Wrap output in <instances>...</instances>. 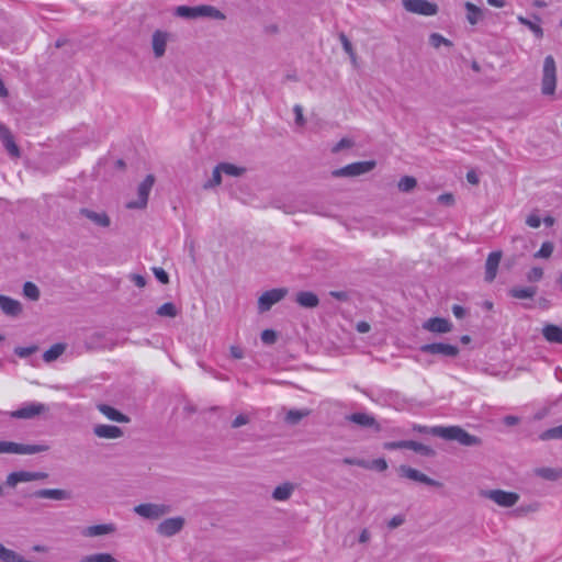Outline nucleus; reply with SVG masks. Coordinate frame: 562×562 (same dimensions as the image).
Listing matches in <instances>:
<instances>
[{
	"mask_svg": "<svg viewBox=\"0 0 562 562\" xmlns=\"http://www.w3.org/2000/svg\"><path fill=\"white\" fill-rule=\"evenodd\" d=\"M430 431L432 436L446 440L458 441L460 445L464 447H475L482 443L480 437L469 434L460 426H434Z\"/></svg>",
	"mask_w": 562,
	"mask_h": 562,
	"instance_id": "obj_1",
	"label": "nucleus"
},
{
	"mask_svg": "<svg viewBox=\"0 0 562 562\" xmlns=\"http://www.w3.org/2000/svg\"><path fill=\"white\" fill-rule=\"evenodd\" d=\"M175 14L183 19L210 18L213 20H225L226 15L213 5L202 4L198 7L179 5Z\"/></svg>",
	"mask_w": 562,
	"mask_h": 562,
	"instance_id": "obj_2",
	"label": "nucleus"
},
{
	"mask_svg": "<svg viewBox=\"0 0 562 562\" xmlns=\"http://www.w3.org/2000/svg\"><path fill=\"white\" fill-rule=\"evenodd\" d=\"M557 87V65L551 55H548L543 61L541 92L543 95H553Z\"/></svg>",
	"mask_w": 562,
	"mask_h": 562,
	"instance_id": "obj_3",
	"label": "nucleus"
},
{
	"mask_svg": "<svg viewBox=\"0 0 562 562\" xmlns=\"http://www.w3.org/2000/svg\"><path fill=\"white\" fill-rule=\"evenodd\" d=\"M480 495L504 508L514 507L520 498L518 493L504 490H484Z\"/></svg>",
	"mask_w": 562,
	"mask_h": 562,
	"instance_id": "obj_4",
	"label": "nucleus"
},
{
	"mask_svg": "<svg viewBox=\"0 0 562 562\" xmlns=\"http://www.w3.org/2000/svg\"><path fill=\"white\" fill-rule=\"evenodd\" d=\"M49 449V446L45 443L37 445H24L12 441H0V454L1 453H15V454H35L45 452Z\"/></svg>",
	"mask_w": 562,
	"mask_h": 562,
	"instance_id": "obj_5",
	"label": "nucleus"
},
{
	"mask_svg": "<svg viewBox=\"0 0 562 562\" xmlns=\"http://www.w3.org/2000/svg\"><path fill=\"white\" fill-rule=\"evenodd\" d=\"M171 512L166 504L144 503L134 507V513L149 520H157Z\"/></svg>",
	"mask_w": 562,
	"mask_h": 562,
	"instance_id": "obj_6",
	"label": "nucleus"
},
{
	"mask_svg": "<svg viewBox=\"0 0 562 562\" xmlns=\"http://www.w3.org/2000/svg\"><path fill=\"white\" fill-rule=\"evenodd\" d=\"M375 167V161L368 160V161H357L349 164L342 168L335 169L331 175L335 178H342V177H357L364 173L370 172Z\"/></svg>",
	"mask_w": 562,
	"mask_h": 562,
	"instance_id": "obj_7",
	"label": "nucleus"
},
{
	"mask_svg": "<svg viewBox=\"0 0 562 562\" xmlns=\"http://www.w3.org/2000/svg\"><path fill=\"white\" fill-rule=\"evenodd\" d=\"M155 177L147 175L146 178L139 183L137 188L136 201H131L126 204L127 209H144L147 205L149 193L154 187Z\"/></svg>",
	"mask_w": 562,
	"mask_h": 562,
	"instance_id": "obj_8",
	"label": "nucleus"
},
{
	"mask_svg": "<svg viewBox=\"0 0 562 562\" xmlns=\"http://www.w3.org/2000/svg\"><path fill=\"white\" fill-rule=\"evenodd\" d=\"M186 525V519L181 516L171 517L162 520L157 526V533L162 537H173L175 535L179 533Z\"/></svg>",
	"mask_w": 562,
	"mask_h": 562,
	"instance_id": "obj_9",
	"label": "nucleus"
},
{
	"mask_svg": "<svg viewBox=\"0 0 562 562\" xmlns=\"http://www.w3.org/2000/svg\"><path fill=\"white\" fill-rule=\"evenodd\" d=\"M403 5L408 12L426 16L435 15L438 12L437 4L427 0H404Z\"/></svg>",
	"mask_w": 562,
	"mask_h": 562,
	"instance_id": "obj_10",
	"label": "nucleus"
},
{
	"mask_svg": "<svg viewBox=\"0 0 562 562\" xmlns=\"http://www.w3.org/2000/svg\"><path fill=\"white\" fill-rule=\"evenodd\" d=\"M286 289H272L262 293L258 300V308L261 313L269 311L272 305L280 302L285 295Z\"/></svg>",
	"mask_w": 562,
	"mask_h": 562,
	"instance_id": "obj_11",
	"label": "nucleus"
},
{
	"mask_svg": "<svg viewBox=\"0 0 562 562\" xmlns=\"http://www.w3.org/2000/svg\"><path fill=\"white\" fill-rule=\"evenodd\" d=\"M47 407L42 403L31 402L23 405L21 408L10 413L12 418L16 419H31L42 413H45Z\"/></svg>",
	"mask_w": 562,
	"mask_h": 562,
	"instance_id": "obj_12",
	"label": "nucleus"
},
{
	"mask_svg": "<svg viewBox=\"0 0 562 562\" xmlns=\"http://www.w3.org/2000/svg\"><path fill=\"white\" fill-rule=\"evenodd\" d=\"M419 350L424 353L429 355H441L445 357L454 358L459 355V348L454 345L445 344V342H434L423 345Z\"/></svg>",
	"mask_w": 562,
	"mask_h": 562,
	"instance_id": "obj_13",
	"label": "nucleus"
},
{
	"mask_svg": "<svg viewBox=\"0 0 562 562\" xmlns=\"http://www.w3.org/2000/svg\"><path fill=\"white\" fill-rule=\"evenodd\" d=\"M398 471H400L401 475L406 479H409V480H413V481H416V482H419V483H423V484H426L429 486H435V487L442 486V484L439 481H436V480L427 476L426 474L422 473L420 471L413 469L411 467L401 465Z\"/></svg>",
	"mask_w": 562,
	"mask_h": 562,
	"instance_id": "obj_14",
	"label": "nucleus"
},
{
	"mask_svg": "<svg viewBox=\"0 0 562 562\" xmlns=\"http://www.w3.org/2000/svg\"><path fill=\"white\" fill-rule=\"evenodd\" d=\"M31 497L47 498L53 501H68L72 497L71 492L60 488H42L33 492Z\"/></svg>",
	"mask_w": 562,
	"mask_h": 562,
	"instance_id": "obj_15",
	"label": "nucleus"
},
{
	"mask_svg": "<svg viewBox=\"0 0 562 562\" xmlns=\"http://www.w3.org/2000/svg\"><path fill=\"white\" fill-rule=\"evenodd\" d=\"M79 215L88 218L98 227H109L111 225V218L105 212H95L93 210L81 207Z\"/></svg>",
	"mask_w": 562,
	"mask_h": 562,
	"instance_id": "obj_16",
	"label": "nucleus"
},
{
	"mask_svg": "<svg viewBox=\"0 0 562 562\" xmlns=\"http://www.w3.org/2000/svg\"><path fill=\"white\" fill-rule=\"evenodd\" d=\"M169 36L168 32L161 30H156L153 33L151 46L156 58H160L165 55Z\"/></svg>",
	"mask_w": 562,
	"mask_h": 562,
	"instance_id": "obj_17",
	"label": "nucleus"
},
{
	"mask_svg": "<svg viewBox=\"0 0 562 562\" xmlns=\"http://www.w3.org/2000/svg\"><path fill=\"white\" fill-rule=\"evenodd\" d=\"M0 140L2 142L3 147L10 154L11 157L18 158L20 157L19 146L15 144L13 135L10 130L0 123Z\"/></svg>",
	"mask_w": 562,
	"mask_h": 562,
	"instance_id": "obj_18",
	"label": "nucleus"
},
{
	"mask_svg": "<svg viewBox=\"0 0 562 562\" xmlns=\"http://www.w3.org/2000/svg\"><path fill=\"white\" fill-rule=\"evenodd\" d=\"M502 251H493L487 256L485 263V281L492 282L497 274Z\"/></svg>",
	"mask_w": 562,
	"mask_h": 562,
	"instance_id": "obj_19",
	"label": "nucleus"
},
{
	"mask_svg": "<svg viewBox=\"0 0 562 562\" xmlns=\"http://www.w3.org/2000/svg\"><path fill=\"white\" fill-rule=\"evenodd\" d=\"M423 327H424V329L431 331V333L445 334V333H449L451 330L452 325L446 318L432 317V318L427 319L424 323Z\"/></svg>",
	"mask_w": 562,
	"mask_h": 562,
	"instance_id": "obj_20",
	"label": "nucleus"
},
{
	"mask_svg": "<svg viewBox=\"0 0 562 562\" xmlns=\"http://www.w3.org/2000/svg\"><path fill=\"white\" fill-rule=\"evenodd\" d=\"M93 434L99 438L116 439L123 436V430L117 426L99 424L93 427Z\"/></svg>",
	"mask_w": 562,
	"mask_h": 562,
	"instance_id": "obj_21",
	"label": "nucleus"
},
{
	"mask_svg": "<svg viewBox=\"0 0 562 562\" xmlns=\"http://www.w3.org/2000/svg\"><path fill=\"white\" fill-rule=\"evenodd\" d=\"M116 527L114 524H102L86 527L81 530L83 537L93 538L115 532Z\"/></svg>",
	"mask_w": 562,
	"mask_h": 562,
	"instance_id": "obj_22",
	"label": "nucleus"
},
{
	"mask_svg": "<svg viewBox=\"0 0 562 562\" xmlns=\"http://www.w3.org/2000/svg\"><path fill=\"white\" fill-rule=\"evenodd\" d=\"M0 308L9 316H18L22 312V305L19 301L0 294Z\"/></svg>",
	"mask_w": 562,
	"mask_h": 562,
	"instance_id": "obj_23",
	"label": "nucleus"
},
{
	"mask_svg": "<svg viewBox=\"0 0 562 562\" xmlns=\"http://www.w3.org/2000/svg\"><path fill=\"white\" fill-rule=\"evenodd\" d=\"M346 418L361 427H375L376 430L380 429L375 418L367 413H353L348 415Z\"/></svg>",
	"mask_w": 562,
	"mask_h": 562,
	"instance_id": "obj_24",
	"label": "nucleus"
},
{
	"mask_svg": "<svg viewBox=\"0 0 562 562\" xmlns=\"http://www.w3.org/2000/svg\"><path fill=\"white\" fill-rule=\"evenodd\" d=\"M294 491L295 484L291 482H284L273 490L272 498L278 502H285L291 498Z\"/></svg>",
	"mask_w": 562,
	"mask_h": 562,
	"instance_id": "obj_25",
	"label": "nucleus"
},
{
	"mask_svg": "<svg viewBox=\"0 0 562 562\" xmlns=\"http://www.w3.org/2000/svg\"><path fill=\"white\" fill-rule=\"evenodd\" d=\"M98 409L111 420H114L117 423H128L130 422L128 416L122 414L121 412H119L117 409H115L114 407H112L110 405L99 404Z\"/></svg>",
	"mask_w": 562,
	"mask_h": 562,
	"instance_id": "obj_26",
	"label": "nucleus"
},
{
	"mask_svg": "<svg viewBox=\"0 0 562 562\" xmlns=\"http://www.w3.org/2000/svg\"><path fill=\"white\" fill-rule=\"evenodd\" d=\"M542 335L549 342L562 345V327L549 324L542 328Z\"/></svg>",
	"mask_w": 562,
	"mask_h": 562,
	"instance_id": "obj_27",
	"label": "nucleus"
},
{
	"mask_svg": "<svg viewBox=\"0 0 562 562\" xmlns=\"http://www.w3.org/2000/svg\"><path fill=\"white\" fill-rule=\"evenodd\" d=\"M296 303L303 307L313 308L319 304L317 295L310 291H302L296 294Z\"/></svg>",
	"mask_w": 562,
	"mask_h": 562,
	"instance_id": "obj_28",
	"label": "nucleus"
},
{
	"mask_svg": "<svg viewBox=\"0 0 562 562\" xmlns=\"http://www.w3.org/2000/svg\"><path fill=\"white\" fill-rule=\"evenodd\" d=\"M537 286H513L509 289V296L518 300L532 299L537 294Z\"/></svg>",
	"mask_w": 562,
	"mask_h": 562,
	"instance_id": "obj_29",
	"label": "nucleus"
},
{
	"mask_svg": "<svg viewBox=\"0 0 562 562\" xmlns=\"http://www.w3.org/2000/svg\"><path fill=\"white\" fill-rule=\"evenodd\" d=\"M311 414V409L308 408H302V409H289L285 414L284 422L288 425L295 426L297 425L303 418L307 417Z\"/></svg>",
	"mask_w": 562,
	"mask_h": 562,
	"instance_id": "obj_30",
	"label": "nucleus"
},
{
	"mask_svg": "<svg viewBox=\"0 0 562 562\" xmlns=\"http://www.w3.org/2000/svg\"><path fill=\"white\" fill-rule=\"evenodd\" d=\"M32 472L30 471H16L12 472L7 476V485L14 487L19 483L33 481Z\"/></svg>",
	"mask_w": 562,
	"mask_h": 562,
	"instance_id": "obj_31",
	"label": "nucleus"
},
{
	"mask_svg": "<svg viewBox=\"0 0 562 562\" xmlns=\"http://www.w3.org/2000/svg\"><path fill=\"white\" fill-rule=\"evenodd\" d=\"M535 474L547 481H558L562 477V470L557 468H537Z\"/></svg>",
	"mask_w": 562,
	"mask_h": 562,
	"instance_id": "obj_32",
	"label": "nucleus"
},
{
	"mask_svg": "<svg viewBox=\"0 0 562 562\" xmlns=\"http://www.w3.org/2000/svg\"><path fill=\"white\" fill-rule=\"evenodd\" d=\"M468 14L467 20L471 25H475L479 23V21L482 19L483 12L481 8L476 7L472 2H465L464 4Z\"/></svg>",
	"mask_w": 562,
	"mask_h": 562,
	"instance_id": "obj_33",
	"label": "nucleus"
},
{
	"mask_svg": "<svg viewBox=\"0 0 562 562\" xmlns=\"http://www.w3.org/2000/svg\"><path fill=\"white\" fill-rule=\"evenodd\" d=\"M539 508H540V504L538 502H533L530 504H525V505L518 506L517 508H515L512 512V515L514 517L520 518V517L527 516L528 514L538 512Z\"/></svg>",
	"mask_w": 562,
	"mask_h": 562,
	"instance_id": "obj_34",
	"label": "nucleus"
},
{
	"mask_svg": "<svg viewBox=\"0 0 562 562\" xmlns=\"http://www.w3.org/2000/svg\"><path fill=\"white\" fill-rule=\"evenodd\" d=\"M66 347L64 344H55L53 345L48 350H46L43 355V359L45 362H53L55 361L58 357H60L64 351H65Z\"/></svg>",
	"mask_w": 562,
	"mask_h": 562,
	"instance_id": "obj_35",
	"label": "nucleus"
},
{
	"mask_svg": "<svg viewBox=\"0 0 562 562\" xmlns=\"http://www.w3.org/2000/svg\"><path fill=\"white\" fill-rule=\"evenodd\" d=\"M406 449H411L417 453H420L426 457H431L435 454V450L430 448L429 446H426L424 443L414 441V440H407V447Z\"/></svg>",
	"mask_w": 562,
	"mask_h": 562,
	"instance_id": "obj_36",
	"label": "nucleus"
},
{
	"mask_svg": "<svg viewBox=\"0 0 562 562\" xmlns=\"http://www.w3.org/2000/svg\"><path fill=\"white\" fill-rule=\"evenodd\" d=\"M80 562H120L110 553H94L81 558Z\"/></svg>",
	"mask_w": 562,
	"mask_h": 562,
	"instance_id": "obj_37",
	"label": "nucleus"
},
{
	"mask_svg": "<svg viewBox=\"0 0 562 562\" xmlns=\"http://www.w3.org/2000/svg\"><path fill=\"white\" fill-rule=\"evenodd\" d=\"M220 169H222L223 173L232 177H240L245 173L246 169L243 167H237L229 162H221Z\"/></svg>",
	"mask_w": 562,
	"mask_h": 562,
	"instance_id": "obj_38",
	"label": "nucleus"
},
{
	"mask_svg": "<svg viewBox=\"0 0 562 562\" xmlns=\"http://www.w3.org/2000/svg\"><path fill=\"white\" fill-rule=\"evenodd\" d=\"M21 555L15 551L7 549L2 543H0V561L1 562H20Z\"/></svg>",
	"mask_w": 562,
	"mask_h": 562,
	"instance_id": "obj_39",
	"label": "nucleus"
},
{
	"mask_svg": "<svg viewBox=\"0 0 562 562\" xmlns=\"http://www.w3.org/2000/svg\"><path fill=\"white\" fill-rule=\"evenodd\" d=\"M156 313H157V315H159L161 317L173 318L178 315V310L173 303L167 302V303L162 304L160 307H158Z\"/></svg>",
	"mask_w": 562,
	"mask_h": 562,
	"instance_id": "obj_40",
	"label": "nucleus"
},
{
	"mask_svg": "<svg viewBox=\"0 0 562 562\" xmlns=\"http://www.w3.org/2000/svg\"><path fill=\"white\" fill-rule=\"evenodd\" d=\"M518 22L520 24L527 26L535 34V36L537 38H541L543 36V30L539 24L533 23L530 20H528L527 18L521 16V15L518 16Z\"/></svg>",
	"mask_w": 562,
	"mask_h": 562,
	"instance_id": "obj_41",
	"label": "nucleus"
},
{
	"mask_svg": "<svg viewBox=\"0 0 562 562\" xmlns=\"http://www.w3.org/2000/svg\"><path fill=\"white\" fill-rule=\"evenodd\" d=\"M539 438L543 441L562 439V425L549 428L540 434Z\"/></svg>",
	"mask_w": 562,
	"mask_h": 562,
	"instance_id": "obj_42",
	"label": "nucleus"
},
{
	"mask_svg": "<svg viewBox=\"0 0 562 562\" xmlns=\"http://www.w3.org/2000/svg\"><path fill=\"white\" fill-rule=\"evenodd\" d=\"M429 44L435 48H439L441 45H445L447 47H452L453 45L450 40L443 37L439 33H431L429 35Z\"/></svg>",
	"mask_w": 562,
	"mask_h": 562,
	"instance_id": "obj_43",
	"label": "nucleus"
},
{
	"mask_svg": "<svg viewBox=\"0 0 562 562\" xmlns=\"http://www.w3.org/2000/svg\"><path fill=\"white\" fill-rule=\"evenodd\" d=\"M23 294L33 301H37L40 299V290L37 285L30 281L24 283Z\"/></svg>",
	"mask_w": 562,
	"mask_h": 562,
	"instance_id": "obj_44",
	"label": "nucleus"
},
{
	"mask_svg": "<svg viewBox=\"0 0 562 562\" xmlns=\"http://www.w3.org/2000/svg\"><path fill=\"white\" fill-rule=\"evenodd\" d=\"M417 186V181L414 177L404 176L398 181V190L402 192H409Z\"/></svg>",
	"mask_w": 562,
	"mask_h": 562,
	"instance_id": "obj_45",
	"label": "nucleus"
},
{
	"mask_svg": "<svg viewBox=\"0 0 562 562\" xmlns=\"http://www.w3.org/2000/svg\"><path fill=\"white\" fill-rule=\"evenodd\" d=\"M222 169H220V164L214 168L212 179L204 183V189H210L216 186H220L222 182Z\"/></svg>",
	"mask_w": 562,
	"mask_h": 562,
	"instance_id": "obj_46",
	"label": "nucleus"
},
{
	"mask_svg": "<svg viewBox=\"0 0 562 562\" xmlns=\"http://www.w3.org/2000/svg\"><path fill=\"white\" fill-rule=\"evenodd\" d=\"M339 41L342 45L344 50L350 56L351 60L355 63L356 54H355L351 42L349 41V38L346 36L345 33L339 34Z\"/></svg>",
	"mask_w": 562,
	"mask_h": 562,
	"instance_id": "obj_47",
	"label": "nucleus"
},
{
	"mask_svg": "<svg viewBox=\"0 0 562 562\" xmlns=\"http://www.w3.org/2000/svg\"><path fill=\"white\" fill-rule=\"evenodd\" d=\"M554 246L551 241H544L540 249L535 254V258H549L553 252Z\"/></svg>",
	"mask_w": 562,
	"mask_h": 562,
	"instance_id": "obj_48",
	"label": "nucleus"
},
{
	"mask_svg": "<svg viewBox=\"0 0 562 562\" xmlns=\"http://www.w3.org/2000/svg\"><path fill=\"white\" fill-rule=\"evenodd\" d=\"M543 278V269L540 267L531 268L527 274L526 279L528 282H538Z\"/></svg>",
	"mask_w": 562,
	"mask_h": 562,
	"instance_id": "obj_49",
	"label": "nucleus"
},
{
	"mask_svg": "<svg viewBox=\"0 0 562 562\" xmlns=\"http://www.w3.org/2000/svg\"><path fill=\"white\" fill-rule=\"evenodd\" d=\"M38 350L37 346H29V347H16L14 349V353L20 358H27L31 355L35 353Z\"/></svg>",
	"mask_w": 562,
	"mask_h": 562,
	"instance_id": "obj_50",
	"label": "nucleus"
},
{
	"mask_svg": "<svg viewBox=\"0 0 562 562\" xmlns=\"http://www.w3.org/2000/svg\"><path fill=\"white\" fill-rule=\"evenodd\" d=\"M261 341L266 345H272L277 341V333L273 329H265L260 335Z\"/></svg>",
	"mask_w": 562,
	"mask_h": 562,
	"instance_id": "obj_51",
	"label": "nucleus"
},
{
	"mask_svg": "<svg viewBox=\"0 0 562 562\" xmlns=\"http://www.w3.org/2000/svg\"><path fill=\"white\" fill-rule=\"evenodd\" d=\"M153 273L155 274L156 279L162 283V284H168L169 283V276L168 273L160 267H154L153 269Z\"/></svg>",
	"mask_w": 562,
	"mask_h": 562,
	"instance_id": "obj_52",
	"label": "nucleus"
},
{
	"mask_svg": "<svg viewBox=\"0 0 562 562\" xmlns=\"http://www.w3.org/2000/svg\"><path fill=\"white\" fill-rule=\"evenodd\" d=\"M368 469H373L379 472H383L387 469V463L383 458H379V459H375V460L369 462Z\"/></svg>",
	"mask_w": 562,
	"mask_h": 562,
	"instance_id": "obj_53",
	"label": "nucleus"
},
{
	"mask_svg": "<svg viewBox=\"0 0 562 562\" xmlns=\"http://www.w3.org/2000/svg\"><path fill=\"white\" fill-rule=\"evenodd\" d=\"M353 146V142L349 138H341L331 149L334 154L339 153L342 149L350 148Z\"/></svg>",
	"mask_w": 562,
	"mask_h": 562,
	"instance_id": "obj_54",
	"label": "nucleus"
},
{
	"mask_svg": "<svg viewBox=\"0 0 562 562\" xmlns=\"http://www.w3.org/2000/svg\"><path fill=\"white\" fill-rule=\"evenodd\" d=\"M342 463L348 465H357L360 468H369V461L357 458H345L342 459Z\"/></svg>",
	"mask_w": 562,
	"mask_h": 562,
	"instance_id": "obj_55",
	"label": "nucleus"
},
{
	"mask_svg": "<svg viewBox=\"0 0 562 562\" xmlns=\"http://www.w3.org/2000/svg\"><path fill=\"white\" fill-rule=\"evenodd\" d=\"M383 447L386 450L406 449L407 440L385 442Z\"/></svg>",
	"mask_w": 562,
	"mask_h": 562,
	"instance_id": "obj_56",
	"label": "nucleus"
},
{
	"mask_svg": "<svg viewBox=\"0 0 562 562\" xmlns=\"http://www.w3.org/2000/svg\"><path fill=\"white\" fill-rule=\"evenodd\" d=\"M526 224L529 227L538 228L540 226V224H541V218H540V216L538 214L531 213L530 215L527 216Z\"/></svg>",
	"mask_w": 562,
	"mask_h": 562,
	"instance_id": "obj_57",
	"label": "nucleus"
},
{
	"mask_svg": "<svg viewBox=\"0 0 562 562\" xmlns=\"http://www.w3.org/2000/svg\"><path fill=\"white\" fill-rule=\"evenodd\" d=\"M249 423V416L246 415V414H240L238 415L233 422H232V427L233 428H239L246 424Z\"/></svg>",
	"mask_w": 562,
	"mask_h": 562,
	"instance_id": "obj_58",
	"label": "nucleus"
},
{
	"mask_svg": "<svg viewBox=\"0 0 562 562\" xmlns=\"http://www.w3.org/2000/svg\"><path fill=\"white\" fill-rule=\"evenodd\" d=\"M438 202L450 206L454 203V198L451 193H443L438 196Z\"/></svg>",
	"mask_w": 562,
	"mask_h": 562,
	"instance_id": "obj_59",
	"label": "nucleus"
},
{
	"mask_svg": "<svg viewBox=\"0 0 562 562\" xmlns=\"http://www.w3.org/2000/svg\"><path fill=\"white\" fill-rule=\"evenodd\" d=\"M295 113V123L300 126H302L305 123V120L303 117V109L301 105L296 104L293 109Z\"/></svg>",
	"mask_w": 562,
	"mask_h": 562,
	"instance_id": "obj_60",
	"label": "nucleus"
},
{
	"mask_svg": "<svg viewBox=\"0 0 562 562\" xmlns=\"http://www.w3.org/2000/svg\"><path fill=\"white\" fill-rule=\"evenodd\" d=\"M329 295L338 301H347L349 295L345 291H330Z\"/></svg>",
	"mask_w": 562,
	"mask_h": 562,
	"instance_id": "obj_61",
	"label": "nucleus"
},
{
	"mask_svg": "<svg viewBox=\"0 0 562 562\" xmlns=\"http://www.w3.org/2000/svg\"><path fill=\"white\" fill-rule=\"evenodd\" d=\"M131 280L135 283L138 288H144L146 285V279L145 277L140 274H132Z\"/></svg>",
	"mask_w": 562,
	"mask_h": 562,
	"instance_id": "obj_62",
	"label": "nucleus"
},
{
	"mask_svg": "<svg viewBox=\"0 0 562 562\" xmlns=\"http://www.w3.org/2000/svg\"><path fill=\"white\" fill-rule=\"evenodd\" d=\"M452 313H453V315H454L457 318L461 319V318H463V317L465 316L467 311H465V308H464V307H462L461 305H457V304H456V305H453V306H452Z\"/></svg>",
	"mask_w": 562,
	"mask_h": 562,
	"instance_id": "obj_63",
	"label": "nucleus"
},
{
	"mask_svg": "<svg viewBox=\"0 0 562 562\" xmlns=\"http://www.w3.org/2000/svg\"><path fill=\"white\" fill-rule=\"evenodd\" d=\"M404 522V518L400 515L394 516L387 524L391 529L400 527Z\"/></svg>",
	"mask_w": 562,
	"mask_h": 562,
	"instance_id": "obj_64",
	"label": "nucleus"
}]
</instances>
